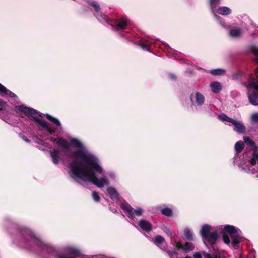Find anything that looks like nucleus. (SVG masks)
<instances>
[{
  "label": "nucleus",
  "instance_id": "f257e3e1",
  "mask_svg": "<svg viewBox=\"0 0 258 258\" xmlns=\"http://www.w3.org/2000/svg\"><path fill=\"white\" fill-rule=\"evenodd\" d=\"M50 140L57 145L66 156L74 158L68 165L70 176L74 180L92 182L100 188L109 184L108 179L103 174L100 178L95 175V172L103 173V169L99 165L97 157L89 151L80 140L70 138L71 145L77 148L74 151L71 150L70 145L63 138L50 137Z\"/></svg>",
  "mask_w": 258,
  "mask_h": 258
},
{
  "label": "nucleus",
  "instance_id": "f03ea898",
  "mask_svg": "<svg viewBox=\"0 0 258 258\" xmlns=\"http://www.w3.org/2000/svg\"><path fill=\"white\" fill-rule=\"evenodd\" d=\"M15 108L17 113H22V117L24 115L30 119L35 121L49 134L52 135L55 132L56 129L51 127L49 124L43 119L41 114L34 109L24 105L16 106Z\"/></svg>",
  "mask_w": 258,
  "mask_h": 258
},
{
  "label": "nucleus",
  "instance_id": "7ed1b4c3",
  "mask_svg": "<svg viewBox=\"0 0 258 258\" xmlns=\"http://www.w3.org/2000/svg\"><path fill=\"white\" fill-rule=\"evenodd\" d=\"M223 230L225 231L223 234L224 243L230 244L231 240L232 247H236L242 238L241 231L237 228L229 225L224 226Z\"/></svg>",
  "mask_w": 258,
  "mask_h": 258
},
{
  "label": "nucleus",
  "instance_id": "20e7f679",
  "mask_svg": "<svg viewBox=\"0 0 258 258\" xmlns=\"http://www.w3.org/2000/svg\"><path fill=\"white\" fill-rule=\"evenodd\" d=\"M236 155L233 159L234 164H237L239 168L246 173H251L252 174L255 173V177L258 178V149L253 152L251 157L248 160L249 166L245 165L244 162L242 161L236 162Z\"/></svg>",
  "mask_w": 258,
  "mask_h": 258
},
{
  "label": "nucleus",
  "instance_id": "39448f33",
  "mask_svg": "<svg viewBox=\"0 0 258 258\" xmlns=\"http://www.w3.org/2000/svg\"><path fill=\"white\" fill-rule=\"evenodd\" d=\"M211 226L208 224L204 225L200 231L203 241L206 245H213L218 239V235L216 231L211 232Z\"/></svg>",
  "mask_w": 258,
  "mask_h": 258
},
{
  "label": "nucleus",
  "instance_id": "423d86ee",
  "mask_svg": "<svg viewBox=\"0 0 258 258\" xmlns=\"http://www.w3.org/2000/svg\"><path fill=\"white\" fill-rule=\"evenodd\" d=\"M246 87L248 92V98L249 102L253 105H258V99L257 94L255 92L250 93L251 89H253L258 91V81L253 77H251L246 85Z\"/></svg>",
  "mask_w": 258,
  "mask_h": 258
},
{
  "label": "nucleus",
  "instance_id": "0eeeda50",
  "mask_svg": "<svg viewBox=\"0 0 258 258\" xmlns=\"http://www.w3.org/2000/svg\"><path fill=\"white\" fill-rule=\"evenodd\" d=\"M90 5H91L92 7H93L95 13L94 14L96 17L97 19L101 23H109L110 20L108 17V16L104 14H103L100 11V6L95 1H92L90 2Z\"/></svg>",
  "mask_w": 258,
  "mask_h": 258
},
{
  "label": "nucleus",
  "instance_id": "6e6552de",
  "mask_svg": "<svg viewBox=\"0 0 258 258\" xmlns=\"http://www.w3.org/2000/svg\"><path fill=\"white\" fill-rule=\"evenodd\" d=\"M121 208L131 218L135 216H140L143 214V210L141 208H138L136 209L133 208L129 204L125 203L122 204Z\"/></svg>",
  "mask_w": 258,
  "mask_h": 258
},
{
  "label": "nucleus",
  "instance_id": "1a4fd4ad",
  "mask_svg": "<svg viewBox=\"0 0 258 258\" xmlns=\"http://www.w3.org/2000/svg\"><path fill=\"white\" fill-rule=\"evenodd\" d=\"M190 99L192 105L202 106L205 102L204 96L200 92L191 94Z\"/></svg>",
  "mask_w": 258,
  "mask_h": 258
},
{
  "label": "nucleus",
  "instance_id": "9d476101",
  "mask_svg": "<svg viewBox=\"0 0 258 258\" xmlns=\"http://www.w3.org/2000/svg\"><path fill=\"white\" fill-rule=\"evenodd\" d=\"M129 20L126 17H123L118 20H115L114 22V25L116 27V29L118 30L124 29L126 28ZM113 26V23H110Z\"/></svg>",
  "mask_w": 258,
  "mask_h": 258
},
{
  "label": "nucleus",
  "instance_id": "9b49d317",
  "mask_svg": "<svg viewBox=\"0 0 258 258\" xmlns=\"http://www.w3.org/2000/svg\"><path fill=\"white\" fill-rule=\"evenodd\" d=\"M154 243L163 250L167 249V244L165 241L164 238L160 236L157 235L153 239Z\"/></svg>",
  "mask_w": 258,
  "mask_h": 258
},
{
  "label": "nucleus",
  "instance_id": "f8f14e48",
  "mask_svg": "<svg viewBox=\"0 0 258 258\" xmlns=\"http://www.w3.org/2000/svg\"><path fill=\"white\" fill-rule=\"evenodd\" d=\"M175 246L178 249H181L185 252L192 251L194 249V245L192 243L187 242L184 245L179 242H176Z\"/></svg>",
  "mask_w": 258,
  "mask_h": 258
},
{
  "label": "nucleus",
  "instance_id": "ddd939ff",
  "mask_svg": "<svg viewBox=\"0 0 258 258\" xmlns=\"http://www.w3.org/2000/svg\"><path fill=\"white\" fill-rule=\"evenodd\" d=\"M139 225L141 229L147 233L152 230V225L148 221L142 219L139 221Z\"/></svg>",
  "mask_w": 258,
  "mask_h": 258
},
{
  "label": "nucleus",
  "instance_id": "4468645a",
  "mask_svg": "<svg viewBox=\"0 0 258 258\" xmlns=\"http://www.w3.org/2000/svg\"><path fill=\"white\" fill-rule=\"evenodd\" d=\"M202 255L204 257V258H219L217 253H214L212 255H211L205 251H202L201 253L196 252L194 254V257L187 256L185 258H202Z\"/></svg>",
  "mask_w": 258,
  "mask_h": 258
},
{
  "label": "nucleus",
  "instance_id": "2eb2a0df",
  "mask_svg": "<svg viewBox=\"0 0 258 258\" xmlns=\"http://www.w3.org/2000/svg\"><path fill=\"white\" fill-rule=\"evenodd\" d=\"M0 95L2 96L12 98H17V96L13 92L8 90L5 86L0 84Z\"/></svg>",
  "mask_w": 258,
  "mask_h": 258
},
{
  "label": "nucleus",
  "instance_id": "dca6fc26",
  "mask_svg": "<svg viewBox=\"0 0 258 258\" xmlns=\"http://www.w3.org/2000/svg\"><path fill=\"white\" fill-rule=\"evenodd\" d=\"M60 151L57 149H54L50 151V155L54 164H57L59 163L60 159Z\"/></svg>",
  "mask_w": 258,
  "mask_h": 258
},
{
  "label": "nucleus",
  "instance_id": "f3484780",
  "mask_svg": "<svg viewBox=\"0 0 258 258\" xmlns=\"http://www.w3.org/2000/svg\"><path fill=\"white\" fill-rule=\"evenodd\" d=\"M232 124L234 126V130L239 133H243L245 131V127L241 121L234 120Z\"/></svg>",
  "mask_w": 258,
  "mask_h": 258
},
{
  "label": "nucleus",
  "instance_id": "a211bd4d",
  "mask_svg": "<svg viewBox=\"0 0 258 258\" xmlns=\"http://www.w3.org/2000/svg\"><path fill=\"white\" fill-rule=\"evenodd\" d=\"M210 86L211 90L214 93H218L222 89L221 85L218 82H212L210 84Z\"/></svg>",
  "mask_w": 258,
  "mask_h": 258
},
{
  "label": "nucleus",
  "instance_id": "6ab92c4d",
  "mask_svg": "<svg viewBox=\"0 0 258 258\" xmlns=\"http://www.w3.org/2000/svg\"><path fill=\"white\" fill-rule=\"evenodd\" d=\"M152 45V43L148 40H142L139 45L144 49L148 51H150V47Z\"/></svg>",
  "mask_w": 258,
  "mask_h": 258
},
{
  "label": "nucleus",
  "instance_id": "aec40b11",
  "mask_svg": "<svg viewBox=\"0 0 258 258\" xmlns=\"http://www.w3.org/2000/svg\"><path fill=\"white\" fill-rule=\"evenodd\" d=\"M45 116L47 118V119L50 120L51 122H52L53 123H54L56 126H57L58 128H60V130H62V126L60 122V121L56 118H54L51 115L49 114H45Z\"/></svg>",
  "mask_w": 258,
  "mask_h": 258
},
{
  "label": "nucleus",
  "instance_id": "412c9836",
  "mask_svg": "<svg viewBox=\"0 0 258 258\" xmlns=\"http://www.w3.org/2000/svg\"><path fill=\"white\" fill-rule=\"evenodd\" d=\"M107 192L109 197L112 200H117L118 197V194L115 188L112 187H109L107 189Z\"/></svg>",
  "mask_w": 258,
  "mask_h": 258
},
{
  "label": "nucleus",
  "instance_id": "4be33fe9",
  "mask_svg": "<svg viewBox=\"0 0 258 258\" xmlns=\"http://www.w3.org/2000/svg\"><path fill=\"white\" fill-rule=\"evenodd\" d=\"M229 33L231 37L237 38L241 35L242 31L238 28H234L230 31Z\"/></svg>",
  "mask_w": 258,
  "mask_h": 258
},
{
  "label": "nucleus",
  "instance_id": "5701e85b",
  "mask_svg": "<svg viewBox=\"0 0 258 258\" xmlns=\"http://www.w3.org/2000/svg\"><path fill=\"white\" fill-rule=\"evenodd\" d=\"M183 236L184 239L188 240L191 241L194 239L192 231L187 228L184 230Z\"/></svg>",
  "mask_w": 258,
  "mask_h": 258
},
{
  "label": "nucleus",
  "instance_id": "b1692460",
  "mask_svg": "<svg viewBox=\"0 0 258 258\" xmlns=\"http://www.w3.org/2000/svg\"><path fill=\"white\" fill-rule=\"evenodd\" d=\"M217 12L219 14L223 15H227L231 13V11L228 7H220L218 10Z\"/></svg>",
  "mask_w": 258,
  "mask_h": 258
},
{
  "label": "nucleus",
  "instance_id": "393cba45",
  "mask_svg": "<svg viewBox=\"0 0 258 258\" xmlns=\"http://www.w3.org/2000/svg\"><path fill=\"white\" fill-rule=\"evenodd\" d=\"M243 148L244 144L242 141H239L236 143L235 145V150L237 154L241 152Z\"/></svg>",
  "mask_w": 258,
  "mask_h": 258
},
{
  "label": "nucleus",
  "instance_id": "a878e982",
  "mask_svg": "<svg viewBox=\"0 0 258 258\" xmlns=\"http://www.w3.org/2000/svg\"><path fill=\"white\" fill-rule=\"evenodd\" d=\"M218 118L222 121L233 123L234 120L229 117L225 114H221L218 115Z\"/></svg>",
  "mask_w": 258,
  "mask_h": 258
},
{
  "label": "nucleus",
  "instance_id": "bb28decb",
  "mask_svg": "<svg viewBox=\"0 0 258 258\" xmlns=\"http://www.w3.org/2000/svg\"><path fill=\"white\" fill-rule=\"evenodd\" d=\"M210 72L213 75H221L225 74L226 71L223 69H216L210 70Z\"/></svg>",
  "mask_w": 258,
  "mask_h": 258
},
{
  "label": "nucleus",
  "instance_id": "cd10ccee",
  "mask_svg": "<svg viewBox=\"0 0 258 258\" xmlns=\"http://www.w3.org/2000/svg\"><path fill=\"white\" fill-rule=\"evenodd\" d=\"M162 214L167 216H171L172 215V210L168 208H165L161 210Z\"/></svg>",
  "mask_w": 258,
  "mask_h": 258
},
{
  "label": "nucleus",
  "instance_id": "c85d7f7f",
  "mask_svg": "<svg viewBox=\"0 0 258 258\" xmlns=\"http://www.w3.org/2000/svg\"><path fill=\"white\" fill-rule=\"evenodd\" d=\"M219 2L220 0H210V6L213 13L214 12L216 6Z\"/></svg>",
  "mask_w": 258,
  "mask_h": 258
},
{
  "label": "nucleus",
  "instance_id": "c756f323",
  "mask_svg": "<svg viewBox=\"0 0 258 258\" xmlns=\"http://www.w3.org/2000/svg\"><path fill=\"white\" fill-rule=\"evenodd\" d=\"M243 140H244V142L247 145H249L250 146L252 147L254 146V142L249 137H247V136L244 137Z\"/></svg>",
  "mask_w": 258,
  "mask_h": 258
},
{
  "label": "nucleus",
  "instance_id": "7c9ffc66",
  "mask_svg": "<svg viewBox=\"0 0 258 258\" xmlns=\"http://www.w3.org/2000/svg\"><path fill=\"white\" fill-rule=\"evenodd\" d=\"M8 105L6 102L0 99V110L4 111L6 109Z\"/></svg>",
  "mask_w": 258,
  "mask_h": 258
},
{
  "label": "nucleus",
  "instance_id": "2f4dec72",
  "mask_svg": "<svg viewBox=\"0 0 258 258\" xmlns=\"http://www.w3.org/2000/svg\"><path fill=\"white\" fill-rule=\"evenodd\" d=\"M92 197L95 201L99 202L100 201V197L97 192H96V191L93 192Z\"/></svg>",
  "mask_w": 258,
  "mask_h": 258
},
{
  "label": "nucleus",
  "instance_id": "473e14b6",
  "mask_svg": "<svg viewBox=\"0 0 258 258\" xmlns=\"http://www.w3.org/2000/svg\"><path fill=\"white\" fill-rule=\"evenodd\" d=\"M166 232L171 238L174 237V236H175L174 233L170 228L167 229L166 230Z\"/></svg>",
  "mask_w": 258,
  "mask_h": 258
},
{
  "label": "nucleus",
  "instance_id": "72a5a7b5",
  "mask_svg": "<svg viewBox=\"0 0 258 258\" xmlns=\"http://www.w3.org/2000/svg\"><path fill=\"white\" fill-rule=\"evenodd\" d=\"M251 120L254 122H258V113H255L252 115Z\"/></svg>",
  "mask_w": 258,
  "mask_h": 258
},
{
  "label": "nucleus",
  "instance_id": "f704fd0d",
  "mask_svg": "<svg viewBox=\"0 0 258 258\" xmlns=\"http://www.w3.org/2000/svg\"><path fill=\"white\" fill-rule=\"evenodd\" d=\"M252 52L255 56L257 61L258 62V48H253L252 49Z\"/></svg>",
  "mask_w": 258,
  "mask_h": 258
},
{
  "label": "nucleus",
  "instance_id": "c9c22d12",
  "mask_svg": "<svg viewBox=\"0 0 258 258\" xmlns=\"http://www.w3.org/2000/svg\"><path fill=\"white\" fill-rule=\"evenodd\" d=\"M168 255L171 257V258H173L174 256H176L177 255L176 252L174 251H168Z\"/></svg>",
  "mask_w": 258,
  "mask_h": 258
},
{
  "label": "nucleus",
  "instance_id": "e433bc0d",
  "mask_svg": "<svg viewBox=\"0 0 258 258\" xmlns=\"http://www.w3.org/2000/svg\"><path fill=\"white\" fill-rule=\"evenodd\" d=\"M108 175L110 178L112 179H114L115 177V175L113 172H109L108 173Z\"/></svg>",
  "mask_w": 258,
  "mask_h": 258
},
{
  "label": "nucleus",
  "instance_id": "4c0bfd02",
  "mask_svg": "<svg viewBox=\"0 0 258 258\" xmlns=\"http://www.w3.org/2000/svg\"><path fill=\"white\" fill-rule=\"evenodd\" d=\"M255 75L256 76V77L258 78V67L256 69L255 71ZM258 81V80H256Z\"/></svg>",
  "mask_w": 258,
  "mask_h": 258
},
{
  "label": "nucleus",
  "instance_id": "58836bf2",
  "mask_svg": "<svg viewBox=\"0 0 258 258\" xmlns=\"http://www.w3.org/2000/svg\"><path fill=\"white\" fill-rule=\"evenodd\" d=\"M23 140H25L26 142H29V140L28 139H27V138H26V137H23Z\"/></svg>",
  "mask_w": 258,
  "mask_h": 258
},
{
  "label": "nucleus",
  "instance_id": "ea45409f",
  "mask_svg": "<svg viewBox=\"0 0 258 258\" xmlns=\"http://www.w3.org/2000/svg\"><path fill=\"white\" fill-rule=\"evenodd\" d=\"M170 78L173 79H175L176 78L175 76L173 75H170Z\"/></svg>",
  "mask_w": 258,
  "mask_h": 258
},
{
  "label": "nucleus",
  "instance_id": "a19ab883",
  "mask_svg": "<svg viewBox=\"0 0 258 258\" xmlns=\"http://www.w3.org/2000/svg\"><path fill=\"white\" fill-rule=\"evenodd\" d=\"M43 141L42 140H40L39 141V142H38L39 144H42L43 143Z\"/></svg>",
  "mask_w": 258,
  "mask_h": 258
}]
</instances>
